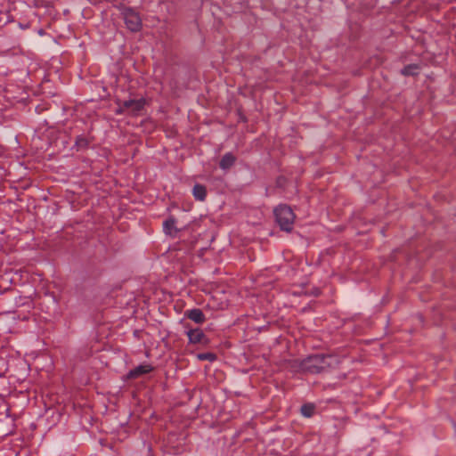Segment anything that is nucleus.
<instances>
[{"label": "nucleus", "mask_w": 456, "mask_h": 456, "mask_svg": "<svg viewBox=\"0 0 456 456\" xmlns=\"http://www.w3.org/2000/svg\"><path fill=\"white\" fill-rule=\"evenodd\" d=\"M275 221L280 228H289L295 220V214L287 205H279L273 210Z\"/></svg>", "instance_id": "f03ea898"}, {"label": "nucleus", "mask_w": 456, "mask_h": 456, "mask_svg": "<svg viewBox=\"0 0 456 456\" xmlns=\"http://www.w3.org/2000/svg\"><path fill=\"white\" fill-rule=\"evenodd\" d=\"M152 370H153V367L151 364L139 365V366L135 367L134 369L131 370L127 373L126 379H138L140 377H142V376L150 373L151 371H152Z\"/></svg>", "instance_id": "39448f33"}, {"label": "nucleus", "mask_w": 456, "mask_h": 456, "mask_svg": "<svg viewBox=\"0 0 456 456\" xmlns=\"http://www.w3.org/2000/svg\"><path fill=\"white\" fill-rule=\"evenodd\" d=\"M197 358L200 361H209L213 362L216 360V356L215 354L212 353H201L197 354Z\"/></svg>", "instance_id": "ddd939ff"}, {"label": "nucleus", "mask_w": 456, "mask_h": 456, "mask_svg": "<svg viewBox=\"0 0 456 456\" xmlns=\"http://www.w3.org/2000/svg\"><path fill=\"white\" fill-rule=\"evenodd\" d=\"M163 228H171V217H167L163 221Z\"/></svg>", "instance_id": "4468645a"}, {"label": "nucleus", "mask_w": 456, "mask_h": 456, "mask_svg": "<svg viewBox=\"0 0 456 456\" xmlns=\"http://www.w3.org/2000/svg\"><path fill=\"white\" fill-rule=\"evenodd\" d=\"M126 28L132 32H138L142 28L140 14L132 7H124L121 12Z\"/></svg>", "instance_id": "7ed1b4c3"}, {"label": "nucleus", "mask_w": 456, "mask_h": 456, "mask_svg": "<svg viewBox=\"0 0 456 456\" xmlns=\"http://www.w3.org/2000/svg\"><path fill=\"white\" fill-rule=\"evenodd\" d=\"M314 411H315V407L312 403H306V404L302 405L301 410H300L302 415L306 418L312 417L314 413Z\"/></svg>", "instance_id": "9b49d317"}, {"label": "nucleus", "mask_w": 456, "mask_h": 456, "mask_svg": "<svg viewBox=\"0 0 456 456\" xmlns=\"http://www.w3.org/2000/svg\"><path fill=\"white\" fill-rule=\"evenodd\" d=\"M338 364L336 356L330 354H314L304 359L301 362V369L304 371L317 374L324 371L328 368L334 367Z\"/></svg>", "instance_id": "f257e3e1"}, {"label": "nucleus", "mask_w": 456, "mask_h": 456, "mask_svg": "<svg viewBox=\"0 0 456 456\" xmlns=\"http://www.w3.org/2000/svg\"><path fill=\"white\" fill-rule=\"evenodd\" d=\"M192 194L196 200L203 201L207 195L206 187L201 184H195L192 189Z\"/></svg>", "instance_id": "1a4fd4ad"}, {"label": "nucleus", "mask_w": 456, "mask_h": 456, "mask_svg": "<svg viewBox=\"0 0 456 456\" xmlns=\"http://www.w3.org/2000/svg\"><path fill=\"white\" fill-rule=\"evenodd\" d=\"M184 316L188 317L190 320L195 322L196 323H202L205 321L204 314L199 308L187 310L184 313Z\"/></svg>", "instance_id": "0eeeda50"}, {"label": "nucleus", "mask_w": 456, "mask_h": 456, "mask_svg": "<svg viewBox=\"0 0 456 456\" xmlns=\"http://www.w3.org/2000/svg\"><path fill=\"white\" fill-rule=\"evenodd\" d=\"M145 101L143 99H131L124 101L119 107L118 113H122L125 110L130 111L134 115H137L144 107Z\"/></svg>", "instance_id": "20e7f679"}, {"label": "nucleus", "mask_w": 456, "mask_h": 456, "mask_svg": "<svg viewBox=\"0 0 456 456\" xmlns=\"http://www.w3.org/2000/svg\"><path fill=\"white\" fill-rule=\"evenodd\" d=\"M235 162V157L228 152L225 153L220 160L219 166L222 169L230 168Z\"/></svg>", "instance_id": "6e6552de"}, {"label": "nucleus", "mask_w": 456, "mask_h": 456, "mask_svg": "<svg viewBox=\"0 0 456 456\" xmlns=\"http://www.w3.org/2000/svg\"><path fill=\"white\" fill-rule=\"evenodd\" d=\"M88 145H89V141L85 136L79 135L76 138V146L78 149H85V148L88 147Z\"/></svg>", "instance_id": "f8f14e48"}, {"label": "nucleus", "mask_w": 456, "mask_h": 456, "mask_svg": "<svg viewBox=\"0 0 456 456\" xmlns=\"http://www.w3.org/2000/svg\"><path fill=\"white\" fill-rule=\"evenodd\" d=\"M187 336L191 343L207 344L208 341L203 331L200 329L188 330Z\"/></svg>", "instance_id": "423d86ee"}, {"label": "nucleus", "mask_w": 456, "mask_h": 456, "mask_svg": "<svg viewBox=\"0 0 456 456\" xmlns=\"http://www.w3.org/2000/svg\"><path fill=\"white\" fill-rule=\"evenodd\" d=\"M176 453H179V452H175V451L173 450L172 454H176Z\"/></svg>", "instance_id": "2eb2a0df"}, {"label": "nucleus", "mask_w": 456, "mask_h": 456, "mask_svg": "<svg viewBox=\"0 0 456 456\" xmlns=\"http://www.w3.org/2000/svg\"><path fill=\"white\" fill-rule=\"evenodd\" d=\"M420 66L419 64H409L402 69V74L404 76H415L419 74Z\"/></svg>", "instance_id": "9d476101"}]
</instances>
